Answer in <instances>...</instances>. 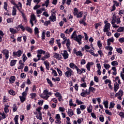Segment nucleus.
I'll return each instance as SVG.
<instances>
[{
    "label": "nucleus",
    "mask_w": 124,
    "mask_h": 124,
    "mask_svg": "<svg viewBox=\"0 0 124 124\" xmlns=\"http://www.w3.org/2000/svg\"><path fill=\"white\" fill-rule=\"evenodd\" d=\"M17 12V10L16 9V7H13V11H12V15L13 16H16Z\"/></svg>",
    "instance_id": "nucleus-15"
},
{
    "label": "nucleus",
    "mask_w": 124,
    "mask_h": 124,
    "mask_svg": "<svg viewBox=\"0 0 124 124\" xmlns=\"http://www.w3.org/2000/svg\"><path fill=\"white\" fill-rule=\"evenodd\" d=\"M114 106H115V103L113 102H110V107L109 108V109H111V108H114Z\"/></svg>",
    "instance_id": "nucleus-58"
},
{
    "label": "nucleus",
    "mask_w": 124,
    "mask_h": 124,
    "mask_svg": "<svg viewBox=\"0 0 124 124\" xmlns=\"http://www.w3.org/2000/svg\"><path fill=\"white\" fill-rule=\"evenodd\" d=\"M116 23V19H112L111 21V24L113 26V28H116V29H118L119 28V26L116 25L115 23Z\"/></svg>",
    "instance_id": "nucleus-17"
},
{
    "label": "nucleus",
    "mask_w": 124,
    "mask_h": 124,
    "mask_svg": "<svg viewBox=\"0 0 124 124\" xmlns=\"http://www.w3.org/2000/svg\"><path fill=\"white\" fill-rule=\"evenodd\" d=\"M83 121H84V119L83 118H81L78 120L77 123H78V124H81V123H83Z\"/></svg>",
    "instance_id": "nucleus-60"
},
{
    "label": "nucleus",
    "mask_w": 124,
    "mask_h": 124,
    "mask_svg": "<svg viewBox=\"0 0 124 124\" xmlns=\"http://www.w3.org/2000/svg\"><path fill=\"white\" fill-rule=\"evenodd\" d=\"M66 47H70V40L69 39H67V42L66 44Z\"/></svg>",
    "instance_id": "nucleus-46"
},
{
    "label": "nucleus",
    "mask_w": 124,
    "mask_h": 124,
    "mask_svg": "<svg viewBox=\"0 0 124 124\" xmlns=\"http://www.w3.org/2000/svg\"><path fill=\"white\" fill-rule=\"evenodd\" d=\"M67 114L69 117H72V116H73V115L74 114L73 113V110L71 109H68Z\"/></svg>",
    "instance_id": "nucleus-13"
},
{
    "label": "nucleus",
    "mask_w": 124,
    "mask_h": 124,
    "mask_svg": "<svg viewBox=\"0 0 124 124\" xmlns=\"http://www.w3.org/2000/svg\"><path fill=\"white\" fill-rule=\"evenodd\" d=\"M119 42H120L121 43H123L124 42V38H121L119 39Z\"/></svg>",
    "instance_id": "nucleus-64"
},
{
    "label": "nucleus",
    "mask_w": 124,
    "mask_h": 124,
    "mask_svg": "<svg viewBox=\"0 0 124 124\" xmlns=\"http://www.w3.org/2000/svg\"><path fill=\"white\" fill-rule=\"evenodd\" d=\"M46 81L48 84H49V85L50 86V87H53V83H52V81H51V80H50V79L46 78Z\"/></svg>",
    "instance_id": "nucleus-32"
},
{
    "label": "nucleus",
    "mask_w": 124,
    "mask_h": 124,
    "mask_svg": "<svg viewBox=\"0 0 124 124\" xmlns=\"http://www.w3.org/2000/svg\"><path fill=\"white\" fill-rule=\"evenodd\" d=\"M17 9H18V11L19 12H20V13L22 14V17L26 16V15H25V13H24V10H21V9H20L18 7H17Z\"/></svg>",
    "instance_id": "nucleus-22"
},
{
    "label": "nucleus",
    "mask_w": 124,
    "mask_h": 124,
    "mask_svg": "<svg viewBox=\"0 0 124 124\" xmlns=\"http://www.w3.org/2000/svg\"><path fill=\"white\" fill-rule=\"evenodd\" d=\"M2 53L3 54V55H5V59L7 60V59H8L9 57V55H8V54H9V51L7 49H4L2 51Z\"/></svg>",
    "instance_id": "nucleus-7"
},
{
    "label": "nucleus",
    "mask_w": 124,
    "mask_h": 124,
    "mask_svg": "<svg viewBox=\"0 0 124 124\" xmlns=\"http://www.w3.org/2000/svg\"><path fill=\"white\" fill-rule=\"evenodd\" d=\"M75 54L77 56H78V57H82V56H83V54L82 53V52H81V51L76 52Z\"/></svg>",
    "instance_id": "nucleus-30"
},
{
    "label": "nucleus",
    "mask_w": 124,
    "mask_h": 124,
    "mask_svg": "<svg viewBox=\"0 0 124 124\" xmlns=\"http://www.w3.org/2000/svg\"><path fill=\"white\" fill-rule=\"evenodd\" d=\"M49 57L50 56L49 55V54L46 53V55L41 59V60L42 61H45L46 59H48V58H49Z\"/></svg>",
    "instance_id": "nucleus-24"
},
{
    "label": "nucleus",
    "mask_w": 124,
    "mask_h": 124,
    "mask_svg": "<svg viewBox=\"0 0 124 124\" xmlns=\"http://www.w3.org/2000/svg\"><path fill=\"white\" fill-rule=\"evenodd\" d=\"M45 53H46V51L41 49L37 51V54H39V55H41L42 54H44L45 55Z\"/></svg>",
    "instance_id": "nucleus-25"
},
{
    "label": "nucleus",
    "mask_w": 124,
    "mask_h": 124,
    "mask_svg": "<svg viewBox=\"0 0 124 124\" xmlns=\"http://www.w3.org/2000/svg\"><path fill=\"white\" fill-rule=\"evenodd\" d=\"M22 60L24 62H25L27 61V56H26V55H25V54H24L22 56Z\"/></svg>",
    "instance_id": "nucleus-54"
},
{
    "label": "nucleus",
    "mask_w": 124,
    "mask_h": 124,
    "mask_svg": "<svg viewBox=\"0 0 124 124\" xmlns=\"http://www.w3.org/2000/svg\"><path fill=\"white\" fill-rule=\"evenodd\" d=\"M8 107H9V106L5 105V108H4L5 112L8 113V112H9V109H8Z\"/></svg>",
    "instance_id": "nucleus-29"
},
{
    "label": "nucleus",
    "mask_w": 124,
    "mask_h": 124,
    "mask_svg": "<svg viewBox=\"0 0 124 124\" xmlns=\"http://www.w3.org/2000/svg\"><path fill=\"white\" fill-rule=\"evenodd\" d=\"M78 74H81L82 73V70L79 69L78 67L76 68Z\"/></svg>",
    "instance_id": "nucleus-51"
},
{
    "label": "nucleus",
    "mask_w": 124,
    "mask_h": 124,
    "mask_svg": "<svg viewBox=\"0 0 124 124\" xmlns=\"http://www.w3.org/2000/svg\"><path fill=\"white\" fill-rule=\"evenodd\" d=\"M86 68L88 71L91 70V65H90V62H88L86 65Z\"/></svg>",
    "instance_id": "nucleus-48"
},
{
    "label": "nucleus",
    "mask_w": 124,
    "mask_h": 124,
    "mask_svg": "<svg viewBox=\"0 0 124 124\" xmlns=\"http://www.w3.org/2000/svg\"><path fill=\"white\" fill-rule=\"evenodd\" d=\"M88 94H90V92H87V91H85L84 92H82L80 93V95L85 97L86 95H88Z\"/></svg>",
    "instance_id": "nucleus-16"
},
{
    "label": "nucleus",
    "mask_w": 124,
    "mask_h": 124,
    "mask_svg": "<svg viewBox=\"0 0 124 124\" xmlns=\"http://www.w3.org/2000/svg\"><path fill=\"white\" fill-rule=\"evenodd\" d=\"M74 40L77 41V42H78L79 45H81V44H82V43L81 42V41H82V35H78L76 37V39Z\"/></svg>",
    "instance_id": "nucleus-4"
},
{
    "label": "nucleus",
    "mask_w": 124,
    "mask_h": 124,
    "mask_svg": "<svg viewBox=\"0 0 124 124\" xmlns=\"http://www.w3.org/2000/svg\"><path fill=\"white\" fill-rule=\"evenodd\" d=\"M19 98L20 99L21 102L23 103L25 100H26V97L23 96H19Z\"/></svg>",
    "instance_id": "nucleus-33"
},
{
    "label": "nucleus",
    "mask_w": 124,
    "mask_h": 124,
    "mask_svg": "<svg viewBox=\"0 0 124 124\" xmlns=\"http://www.w3.org/2000/svg\"><path fill=\"white\" fill-rule=\"evenodd\" d=\"M19 66L18 67V69H23V68H24V63H23L22 60L19 61Z\"/></svg>",
    "instance_id": "nucleus-14"
},
{
    "label": "nucleus",
    "mask_w": 124,
    "mask_h": 124,
    "mask_svg": "<svg viewBox=\"0 0 124 124\" xmlns=\"http://www.w3.org/2000/svg\"><path fill=\"white\" fill-rule=\"evenodd\" d=\"M36 18L35 17V16L34 15H31V19L30 20V23L31 24V27H33V22L32 21H35Z\"/></svg>",
    "instance_id": "nucleus-9"
},
{
    "label": "nucleus",
    "mask_w": 124,
    "mask_h": 124,
    "mask_svg": "<svg viewBox=\"0 0 124 124\" xmlns=\"http://www.w3.org/2000/svg\"><path fill=\"white\" fill-rule=\"evenodd\" d=\"M76 37H77V34H76V31H75L71 35V38H73L74 40L75 39H76Z\"/></svg>",
    "instance_id": "nucleus-19"
},
{
    "label": "nucleus",
    "mask_w": 124,
    "mask_h": 124,
    "mask_svg": "<svg viewBox=\"0 0 124 124\" xmlns=\"http://www.w3.org/2000/svg\"><path fill=\"white\" fill-rule=\"evenodd\" d=\"M23 54V51L20 50H18L17 52H14L13 56H17V57H21V55Z\"/></svg>",
    "instance_id": "nucleus-5"
},
{
    "label": "nucleus",
    "mask_w": 124,
    "mask_h": 124,
    "mask_svg": "<svg viewBox=\"0 0 124 124\" xmlns=\"http://www.w3.org/2000/svg\"><path fill=\"white\" fill-rule=\"evenodd\" d=\"M16 62H17V61L16 60H13L11 61V66H14V65H15V64H16Z\"/></svg>",
    "instance_id": "nucleus-39"
},
{
    "label": "nucleus",
    "mask_w": 124,
    "mask_h": 124,
    "mask_svg": "<svg viewBox=\"0 0 124 124\" xmlns=\"http://www.w3.org/2000/svg\"><path fill=\"white\" fill-rule=\"evenodd\" d=\"M111 27V24L109 23H107V24H105L104 29H103V31L104 32H106V31H110V27Z\"/></svg>",
    "instance_id": "nucleus-2"
},
{
    "label": "nucleus",
    "mask_w": 124,
    "mask_h": 124,
    "mask_svg": "<svg viewBox=\"0 0 124 124\" xmlns=\"http://www.w3.org/2000/svg\"><path fill=\"white\" fill-rule=\"evenodd\" d=\"M51 70H52V73L53 74H54V76L56 77L58 76V74L57 73V72L56 70L53 69H50Z\"/></svg>",
    "instance_id": "nucleus-50"
},
{
    "label": "nucleus",
    "mask_w": 124,
    "mask_h": 124,
    "mask_svg": "<svg viewBox=\"0 0 124 124\" xmlns=\"http://www.w3.org/2000/svg\"><path fill=\"white\" fill-rule=\"evenodd\" d=\"M120 88V85L117 82L114 83V91L115 93H117V91Z\"/></svg>",
    "instance_id": "nucleus-10"
},
{
    "label": "nucleus",
    "mask_w": 124,
    "mask_h": 124,
    "mask_svg": "<svg viewBox=\"0 0 124 124\" xmlns=\"http://www.w3.org/2000/svg\"><path fill=\"white\" fill-rule=\"evenodd\" d=\"M111 65H112L113 66H117V65H118V62H117V61L112 62Z\"/></svg>",
    "instance_id": "nucleus-42"
},
{
    "label": "nucleus",
    "mask_w": 124,
    "mask_h": 124,
    "mask_svg": "<svg viewBox=\"0 0 124 124\" xmlns=\"http://www.w3.org/2000/svg\"><path fill=\"white\" fill-rule=\"evenodd\" d=\"M117 52L119 54H123V50H122V48H117L116 49Z\"/></svg>",
    "instance_id": "nucleus-49"
},
{
    "label": "nucleus",
    "mask_w": 124,
    "mask_h": 124,
    "mask_svg": "<svg viewBox=\"0 0 124 124\" xmlns=\"http://www.w3.org/2000/svg\"><path fill=\"white\" fill-rule=\"evenodd\" d=\"M15 79H16L15 77L12 76L9 79V81L10 83H11V84H12V83H14V82H15Z\"/></svg>",
    "instance_id": "nucleus-21"
},
{
    "label": "nucleus",
    "mask_w": 124,
    "mask_h": 124,
    "mask_svg": "<svg viewBox=\"0 0 124 124\" xmlns=\"http://www.w3.org/2000/svg\"><path fill=\"white\" fill-rule=\"evenodd\" d=\"M66 70L67 71L65 73V76L67 78H69L71 75H73V71L68 67H66Z\"/></svg>",
    "instance_id": "nucleus-1"
},
{
    "label": "nucleus",
    "mask_w": 124,
    "mask_h": 124,
    "mask_svg": "<svg viewBox=\"0 0 124 124\" xmlns=\"http://www.w3.org/2000/svg\"><path fill=\"white\" fill-rule=\"evenodd\" d=\"M89 91V93H91V92H92V93H93V92L95 91V88L93 87H92V86H90Z\"/></svg>",
    "instance_id": "nucleus-27"
},
{
    "label": "nucleus",
    "mask_w": 124,
    "mask_h": 124,
    "mask_svg": "<svg viewBox=\"0 0 124 124\" xmlns=\"http://www.w3.org/2000/svg\"><path fill=\"white\" fill-rule=\"evenodd\" d=\"M88 113H92L93 112V106L91 105L89 106V108H87Z\"/></svg>",
    "instance_id": "nucleus-34"
},
{
    "label": "nucleus",
    "mask_w": 124,
    "mask_h": 124,
    "mask_svg": "<svg viewBox=\"0 0 124 124\" xmlns=\"http://www.w3.org/2000/svg\"><path fill=\"white\" fill-rule=\"evenodd\" d=\"M30 95L31 96L32 98H34L36 96V93H32L30 94Z\"/></svg>",
    "instance_id": "nucleus-62"
},
{
    "label": "nucleus",
    "mask_w": 124,
    "mask_h": 124,
    "mask_svg": "<svg viewBox=\"0 0 124 124\" xmlns=\"http://www.w3.org/2000/svg\"><path fill=\"white\" fill-rule=\"evenodd\" d=\"M34 31L35 34H37L39 33V31L38 30V28L37 27H35Z\"/></svg>",
    "instance_id": "nucleus-45"
},
{
    "label": "nucleus",
    "mask_w": 124,
    "mask_h": 124,
    "mask_svg": "<svg viewBox=\"0 0 124 124\" xmlns=\"http://www.w3.org/2000/svg\"><path fill=\"white\" fill-rule=\"evenodd\" d=\"M13 112H16L17 111V105L14 104L13 107Z\"/></svg>",
    "instance_id": "nucleus-31"
},
{
    "label": "nucleus",
    "mask_w": 124,
    "mask_h": 124,
    "mask_svg": "<svg viewBox=\"0 0 124 124\" xmlns=\"http://www.w3.org/2000/svg\"><path fill=\"white\" fill-rule=\"evenodd\" d=\"M65 110V108H62V107H59V111L60 112H64V111Z\"/></svg>",
    "instance_id": "nucleus-61"
},
{
    "label": "nucleus",
    "mask_w": 124,
    "mask_h": 124,
    "mask_svg": "<svg viewBox=\"0 0 124 124\" xmlns=\"http://www.w3.org/2000/svg\"><path fill=\"white\" fill-rule=\"evenodd\" d=\"M76 103L78 104V105H80V104H84L83 102L78 100V99H77L76 100Z\"/></svg>",
    "instance_id": "nucleus-37"
},
{
    "label": "nucleus",
    "mask_w": 124,
    "mask_h": 124,
    "mask_svg": "<svg viewBox=\"0 0 124 124\" xmlns=\"http://www.w3.org/2000/svg\"><path fill=\"white\" fill-rule=\"evenodd\" d=\"M76 16L77 18H81V17L83 16V14H82V12H79Z\"/></svg>",
    "instance_id": "nucleus-41"
},
{
    "label": "nucleus",
    "mask_w": 124,
    "mask_h": 124,
    "mask_svg": "<svg viewBox=\"0 0 124 124\" xmlns=\"http://www.w3.org/2000/svg\"><path fill=\"white\" fill-rule=\"evenodd\" d=\"M64 60H67L68 59V57L69 56V54H68V53H67V51L66 50H63V53H61Z\"/></svg>",
    "instance_id": "nucleus-3"
},
{
    "label": "nucleus",
    "mask_w": 124,
    "mask_h": 124,
    "mask_svg": "<svg viewBox=\"0 0 124 124\" xmlns=\"http://www.w3.org/2000/svg\"><path fill=\"white\" fill-rule=\"evenodd\" d=\"M38 114H39V116L37 117V118L38 119V120H40V121H41V120H42V113L39 112V113Z\"/></svg>",
    "instance_id": "nucleus-43"
},
{
    "label": "nucleus",
    "mask_w": 124,
    "mask_h": 124,
    "mask_svg": "<svg viewBox=\"0 0 124 124\" xmlns=\"http://www.w3.org/2000/svg\"><path fill=\"white\" fill-rule=\"evenodd\" d=\"M44 62L46 66V69H47V70H49V69L50 68V64H49V62L45 61Z\"/></svg>",
    "instance_id": "nucleus-20"
},
{
    "label": "nucleus",
    "mask_w": 124,
    "mask_h": 124,
    "mask_svg": "<svg viewBox=\"0 0 124 124\" xmlns=\"http://www.w3.org/2000/svg\"><path fill=\"white\" fill-rule=\"evenodd\" d=\"M80 108L81 110H82V111H83V110H85V109H86V106H85L84 105H81L80 106Z\"/></svg>",
    "instance_id": "nucleus-57"
},
{
    "label": "nucleus",
    "mask_w": 124,
    "mask_h": 124,
    "mask_svg": "<svg viewBox=\"0 0 124 124\" xmlns=\"http://www.w3.org/2000/svg\"><path fill=\"white\" fill-rule=\"evenodd\" d=\"M26 74L24 73H22L20 75L21 78H22V79H25L26 78Z\"/></svg>",
    "instance_id": "nucleus-59"
},
{
    "label": "nucleus",
    "mask_w": 124,
    "mask_h": 124,
    "mask_svg": "<svg viewBox=\"0 0 124 124\" xmlns=\"http://www.w3.org/2000/svg\"><path fill=\"white\" fill-rule=\"evenodd\" d=\"M78 14V9L77 8H75L74 9V15L76 16Z\"/></svg>",
    "instance_id": "nucleus-38"
},
{
    "label": "nucleus",
    "mask_w": 124,
    "mask_h": 124,
    "mask_svg": "<svg viewBox=\"0 0 124 124\" xmlns=\"http://www.w3.org/2000/svg\"><path fill=\"white\" fill-rule=\"evenodd\" d=\"M53 57L55 59H57V60H59L60 61H61V60H62V55L57 53H53Z\"/></svg>",
    "instance_id": "nucleus-6"
},
{
    "label": "nucleus",
    "mask_w": 124,
    "mask_h": 124,
    "mask_svg": "<svg viewBox=\"0 0 124 124\" xmlns=\"http://www.w3.org/2000/svg\"><path fill=\"white\" fill-rule=\"evenodd\" d=\"M104 66L105 68H106V69H109V68H110V67H111V66H110L109 64L107 63L104 64Z\"/></svg>",
    "instance_id": "nucleus-36"
},
{
    "label": "nucleus",
    "mask_w": 124,
    "mask_h": 124,
    "mask_svg": "<svg viewBox=\"0 0 124 124\" xmlns=\"http://www.w3.org/2000/svg\"><path fill=\"white\" fill-rule=\"evenodd\" d=\"M49 19L52 22L56 21V15H55V12H52L51 16L49 17Z\"/></svg>",
    "instance_id": "nucleus-8"
},
{
    "label": "nucleus",
    "mask_w": 124,
    "mask_h": 124,
    "mask_svg": "<svg viewBox=\"0 0 124 124\" xmlns=\"http://www.w3.org/2000/svg\"><path fill=\"white\" fill-rule=\"evenodd\" d=\"M105 108H108V101H106L103 102Z\"/></svg>",
    "instance_id": "nucleus-53"
},
{
    "label": "nucleus",
    "mask_w": 124,
    "mask_h": 124,
    "mask_svg": "<svg viewBox=\"0 0 124 124\" xmlns=\"http://www.w3.org/2000/svg\"><path fill=\"white\" fill-rule=\"evenodd\" d=\"M16 5L18 6V8H20L21 10H23V9H22V3L21 2H18V4H16Z\"/></svg>",
    "instance_id": "nucleus-55"
},
{
    "label": "nucleus",
    "mask_w": 124,
    "mask_h": 124,
    "mask_svg": "<svg viewBox=\"0 0 124 124\" xmlns=\"http://www.w3.org/2000/svg\"><path fill=\"white\" fill-rule=\"evenodd\" d=\"M7 2H4V6H3V9L7 11V12H8V10H7V6H8Z\"/></svg>",
    "instance_id": "nucleus-28"
},
{
    "label": "nucleus",
    "mask_w": 124,
    "mask_h": 124,
    "mask_svg": "<svg viewBox=\"0 0 124 124\" xmlns=\"http://www.w3.org/2000/svg\"><path fill=\"white\" fill-rule=\"evenodd\" d=\"M123 95H124V92L122 90H120L118 93L115 94L116 97H117V96H123Z\"/></svg>",
    "instance_id": "nucleus-12"
},
{
    "label": "nucleus",
    "mask_w": 124,
    "mask_h": 124,
    "mask_svg": "<svg viewBox=\"0 0 124 124\" xmlns=\"http://www.w3.org/2000/svg\"><path fill=\"white\" fill-rule=\"evenodd\" d=\"M26 30L27 31H28L29 32H30L31 33L32 32V30L29 27H26Z\"/></svg>",
    "instance_id": "nucleus-47"
},
{
    "label": "nucleus",
    "mask_w": 124,
    "mask_h": 124,
    "mask_svg": "<svg viewBox=\"0 0 124 124\" xmlns=\"http://www.w3.org/2000/svg\"><path fill=\"white\" fill-rule=\"evenodd\" d=\"M99 121L101 122V123H103L104 122V117L100 116L99 117Z\"/></svg>",
    "instance_id": "nucleus-56"
},
{
    "label": "nucleus",
    "mask_w": 124,
    "mask_h": 124,
    "mask_svg": "<svg viewBox=\"0 0 124 124\" xmlns=\"http://www.w3.org/2000/svg\"><path fill=\"white\" fill-rule=\"evenodd\" d=\"M7 22L8 24H9V23H13V19L11 18H8L7 19Z\"/></svg>",
    "instance_id": "nucleus-52"
},
{
    "label": "nucleus",
    "mask_w": 124,
    "mask_h": 124,
    "mask_svg": "<svg viewBox=\"0 0 124 124\" xmlns=\"http://www.w3.org/2000/svg\"><path fill=\"white\" fill-rule=\"evenodd\" d=\"M124 31V27H120L117 29V31H118V32H123Z\"/></svg>",
    "instance_id": "nucleus-23"
},
{
    "label": "nucleus",
    "mask_w": 124,
    "mask_h": 124,
    "mask_svg": "<svg viewBox=\"0 0 124 124\" xmlns=\"http://www.w3.org/2000/svg\"><path fill=\"white\" fill-rule=\"evenodd\" d=\"M114 38L113 37H111L109 39H108L107 40V45L108 46H110L111 45V42L113 43L114 42Z\"/></svg>",
    "instance_id": "nucleus-11"
},
{
    "label": "nucleus",
    "mask_w": 124,
    "mask_h": 124,
    "mask_svg": "<svg viewBox=\"0 0 124 124\" xmlns=\"http://www.w3.org/2000/svg\"><path fill=\"white\" fill-rule=\"evenodd\" d=\"M10 31L13 34L17 33V31L16 30L11 28H10Z\"/></svg>",
    "instance_id": "nucleus-26"
},
{
    "label": "nucleus",
    "mask_w": 124,
    "mask_h": 124,
    "mask_svg": "<svg viewBox=\"0 0 124 124\" xmlns=\"http://www.w3.org/2000/svg\"><path fill=\"white\" fill-rule=\"evenodd\" d=\"M69 66L71 68H72V69H75V68L76 69L77 68V66L73 62H71L69 64Z\"/></svg>",
    "instance_id": "nucleus-18"
},
{
    "label": "nucleus",
    "mask_w": 124,
    "mask_h": 124,
    "mask_svg": "<svg viewBox=\"0 0 124 124\" xmlns=\"http://www.w3.org/2000/svg\"><path fill=\"white\" fill-rule=\"evenodd\" d=\"M54 38H51V40L49 42V44L53 45V43H54Z\"/></svg>",
    "instance_id": "nucleus-63"
},
{
    "label": "nucleus",
    "mask_w": 124,
    "mask_h": 124,
    "mask_svg": "<svg viewBox=\"0 0 124 124\" xmlns=\"http://www.w3.org/2000/svg\"><path fill=\"white\" fill-rule=\"evenodd\" d=\"M45 95L46 96L41 95L40 96L42 97V98H44L45 99H46L47 100V99L49 98V96L47 94H46Z\"/></svg>",
    "instance_id": "nucleus-40"
},
{
    "label": "nucleus",
    "mask_w": 124,
    "mask_h": 124,
    "mask_svg": "<svg viewBox=\"0 0 124 124\" xmlns=\"http://www.w3.org/2000/svg\"><path fill=\"white\" fill-rule=\"evenodd\" d=\"M32 1V0H27L26 5L27 6L29 5V6H31Z\"/></svg>",
    "instance_id": "nucleus-44"
},
{
    "label": "nucleus",
    "mask_w": 124,
    "mask_h": 124,
    "mask_svg": "<svg viewBox=\"0 0 124 124\" xmlns=\"http://www.w3.org/2000/svg\"><path fill=\"white\" fill-rule=\"evenodd\" d=\"M97 45L99 49H102V44H101L100 41H98Z\"/></svg>",
    "instance_id": "nucleus-35"
}]
</instances>
